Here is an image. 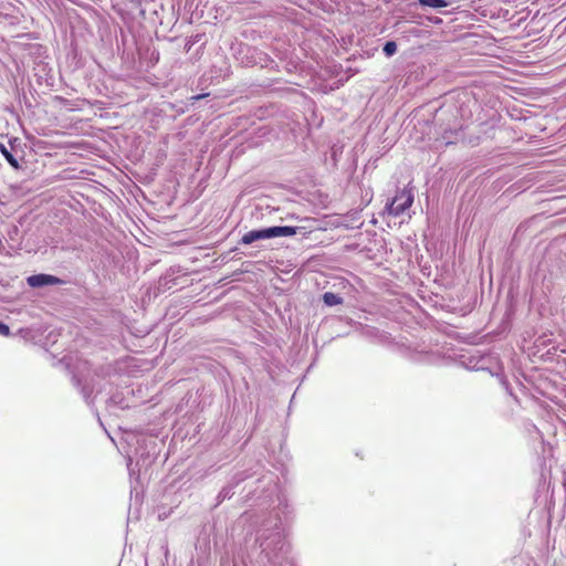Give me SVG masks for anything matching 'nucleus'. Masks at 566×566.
<instances>
[{
  "label": "nucleus",
  "mask_w": 566,
  "mask_h": 566,
  "mask_svg": "<svg viewBox=\"0 0 566 566\" xmlns=\"http://www.w3.org/2000/svg\"><path fill=\"white\" fill-rule=\"evenodd\" d=\"M205 95H197V96H192L191 99L192 101H198L200 98H202Z\"/></svg>",
  "instance_id": "1a4fd4ad"
},
{
  "label": "nucleus",
  "mask_w": 566,
  "mask_h": 566,
  "mask_svg": "<svg viewBox=\"0 0 566 566\" xmlns=\"http://www.w3.org/2000/svg\"><path fill=\"white\" fill-rule=\"evenodd\" d=\"M413 202V193L411 189H402L396 197L387 205L386 211L388 214L397 217L403 213Z\"/></svg>",
  "instance_id": "f03ea898"
},
{
  "label": "nucleus",
  "mask_w": 566,
  "mask_h": 566,
  "mask_svg": "<svg viewBox=\"0 0 566 566\" xmlns=\"http://www.w3.org/2000/svg\"><path fill=\"white\" fill-rule=\"evenodd\" d=\"M397 52V44L394 41H388L384 46V53L387 56H391Z\"/></svg>",
  "instance_id": "0eeeda50"
},
{
  "label": "nucleus",
  "mask_w": 566,
  "mask_h": 566,
  "mask_svg": "<svg viewBox=\"0 0 566 566\" xmlns=\"http://www.w3.org/2000/svg\"><path fill=\"white\" fill-rule=\"evenodd\" d=\"M303 234L304 237L308 233L305 227H271L261 230H252L247 232L241 242L243 244H251L258 240H265L276 237H291L295 234Z\"/></svg>",
  "instance_id": "f257e3e1"
},
{
  "label": "nucleus",
  "mask_w": 566,
  "mask_h": 566,
  "mask_svg": "<svg viewBox=\"0 0 566 566\" xmlns=\"http://www.w3.org/2000/svg\"><path fill=\"white\" fill-rule=\"evenodd\" d=\"M0 334L3 336H8L10 334L9 326L3 323H0Z\"/></svg>",
  "instance_id": "6e6552de"
},
{
  "label": "nucleus",
  "mask_w": 566,
  "mask_h": 566,
  "mask_svg": "<svg viewBox=\"0 0 566 566\" xmlns=\"http://www.w3.org/2000/svg\"><path fill=\"white\" fill-rule=\"evenodd\" d=\"M419 3L431 8H444L449 4L446 0H419Z\"/></svg>",
  "instance_id": "39448f33"
},
{
  "label": "nucleus",
  "mask_w": 566,
  "mask_h": 566,
  "mask_svg": "<svg viewBox=\"0 0 566 566\" xmlns=\"http://www.w3.org/2000/svg\"><path fill=\"white\" fill-rule=\"evenodd\" d=\"M0 149H1V153L2 155L6 157V159L8 160V163L13 167V168H18L19 167V164H18V160L14 158V156L3 146L1 145L0 146Z\"/></svg>",
  "instance_id": "423d86ee"
},
{
  "label": "nucleus",
  "mask_w": 566,
  "mask_h": 566,
  "mask_svg": "<svg viewBox=\"0 0 566 566\" xmlns=\"http://www.w3.org/2000/svg\"><path fill=\"white\" fill-rule=\"evenodd\" d=\"M324 303L328 306H334L342 303V297L335 293L326 292L323 295Z\"/></svg>",
  "instance_id": "20e7f679"
},
{
  "label": "nucleus",
  "mask_w": 566,
  "mask_h": 566,
  "mask_svg": "<svg viewBox=\"0 0 566 566\" xmlns=\"http://www.w3.org/2000/svg\"><path fill=\"white\" fill-rule=\"evenodd\" d=\"M60 280L53 275L35 274L27 279V282L32 287H40L44 285L56 284Z\"/></svg>",
  "instance_id": "7ed1b4c3"
}]
</instances>
